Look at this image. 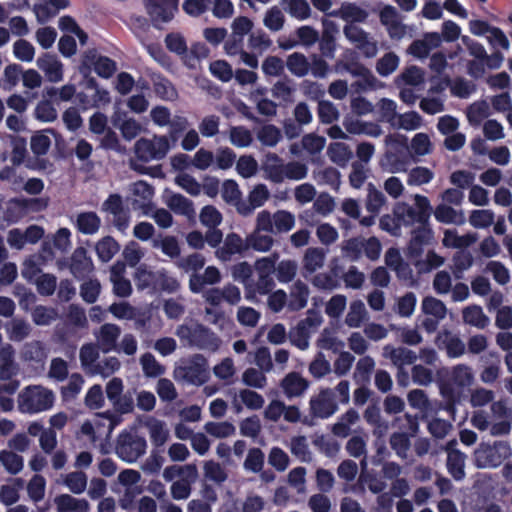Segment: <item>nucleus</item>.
I'll list each match as a JSON object with an SVG mask.
<instances>
[{"label": "nucleus", "instance_id": "nucleus-1", "mask_svg": "<svg viewBox=\"0 0 512 512\" xmlns=\"http://www.w3.org/2000/svg\"><path fill=\"white\" fill-rule=\"evenodd\" d=\"M385 144L387 149L380 160V165L390 173L406 171L412 160L407 136L399 133L389 134L385 138Z\"/></svg>", "mask_w": 512, "mask_h": 512}, {"label": "nucleus", "instance_id": "nucleus-2", "mask_svg": "<svg viewBox=\"0 0 512 512\" xmlns=\"http://www.w3.org/2000/svg\"><path fill=\"white\" fill-rule=\"evenodd\" d=\"M176 335L185 345L199 350L215 352L221 345L220 338L211 329L197 322L178 326Z\"/></svg>", "mask_w": 512, "mask_h": 512}, {"label": "nucleus", "instance_id": "nucleus-3", "mask_svg": "<svg viewBox=\"0 0 512 512\" xmlns=\"http://www.w3.org/2000/svg\"><path fill=\"white\" fill-rule=\"evenodd\" d=\"M54 401L52 390L41 385H29L18 394V410L21 413L36 414L51 409Z\"/></svg>", "mask_w": 512, "mask_h": 512}, {"label": "nucleus", "instance_id": "nucleus-4", "mask_svg": "<svg viewBox=\"0 0 512 512\" xmlns=\"http://www.w3.org/2000/svg\"><path fill=\"white\" fill-rule=\"evenodd\" d=\"M49 199L43 197H14L7 201L4 220L10 224L20 222L31 213H40L47 209Z\"/></svg>", "mask_w": 512, "mask_h": 512}, {"label": "nucleus", "instance_id": "nucleus-5", "mask_svg": "<svg viewBox=\"0 0 512 512\" xmlns=\"http://www.w3.org/2000/svg\"><path fill=\"white\" fill-rule=\"evenodd\" d=\"M209 376L208 361L202 354L192 355L175 369L176 379L195 386L205 384Z\"/></svg>", "mask_w": 512, "mask_h": 512}, {"label": "nucleus", "instance_id": "nucleus-6", "mask_svg": "<svg viewBox=\"0 0 512 512\" xmlns=\"http://www.w3.org/2000/svg\"><path fill=\"white\" fill-rule=\"evenodd\" d=\"M147 15L154 28L171 22L179 10V0H143Z\"/></svg>", "mask_w": 512, "mask_h": 512}, {"label": "nucleus", "instance_id": "nucleus-7", "mask_svg": "<svg viewBox=\"0 0 512 512\" xmlns=\"http://www.w3.org/2000/svg\"><path fill=\"white\" fill-rule=\"evenodd\" d=\"M311 417L327 419L332 416L338 409V405L334 400V394L331 389H322L317 396L310 399Z\"/></svg>", "mask_w": 512, "mask_h": 512}, {"label": "nucleus", "instance_id": "nucleus-8", "mask_svg": "<svg viewBox=\"0 0 512 512\" xmlns=\"http://www.w3.org/2000/svg\"><path fill=\"white\" fill-rule=\"evenodd\" d=\"M70 272L76 279L82 280L93 270V262L84 247H78L71 256Z\"/></svg>", "mask_w": 512, "mask_h": 512}, {"label": "nucleus", "instance_id": "nucleus-9", "mask_svg": "<svg viewBox=\"0 0 512 512\" xmlns=\"http://www.w3.org/2000/svg\"><path fill=\"white\" fill-rule=\"evenodd\" d=\"M248 251L246 239L243 240L237 233L227 234L224 244L216 251V256L222 261H229L234 254H244Z\"/></svg>", "mask_w": 512, "mask_h": 512}, {"label": "nucleus", "instance_id": "nucleus-10", "mask_svg": "<svg viewBox=\"0 0 512 512\" xmlns=\"http://www.w3.org/2000/svg\"><path fill=\"white\" fill-rule=\"evenodd\" d=\"M38 68L44 72L48 81L57 83L63 79V65L57 56L51 53H44L37 61Z\"/></svg>", "mask_w": 512, "mask_h": 512}, {"label": "nucleus", "instance_id": "nucleus-11", "mask_svg": "<svg viewBox=\"0 0 512 512\" xmlns=\"http://www.w3.org/2000/svg\"><path fill=\"white\" fill-rule=\"evenodd\" d=\"M433 230L430 225L418 226L411 232V239L408 244V254L411 257H420L423 247L432 240Z\"/></svg>", "mask_w": 512, "mask_h": 512}, {"label": "nucleus", "instance_id": "nucleus-12", "mask_svg": "<svg viewBox=\"0 0 512 512\" xmlns=\"http://www.w3.org/2000/svg\"><path fill=\"white\" fill-rule=\"evenodd\" d=\"M99 349V347L92 343L84 344L80 349V363L85 373L89 376H96L102 372L98 362Z\"/></svg>", "mask_w": 512, "mask_h": 512}, {"label": "nucleus", "instance_id": "nucleus-13", "mask_svg": "<svg viewBox=\"0 0 512 512\" xmlns=\"http://www.w3.org/2000/svg\"><path fill=\"white\" fill-rule=\"evenodd\" d=\"M360 420V415L354 408H349L344 414L338 417L336 423L331 427V432L338 438H347L353 433L352 426Z\"/></svg>", "mask_w": 512, "mask_h": 512}, {"label": "nucleus", "instance_id": "nucleus-14", "mask_svg": "<svg viewBox=\"0 0 512 512\" xmlns=\"http://www.w3.org/2000/svg\"><path fill=\"white\" fill-rule=\"evenodd\" d=\"M323 27L324 29L319 39V50L322 56L332 59L336 51L335 34L338 32V29L334 22L328 20L323 21Z\"/></svg>", "mask_w": 512, "mask_h": 512}, {"label": "nucleus", "instance_id": "nucleus-15", "mask_svg": "<svg viewBox=\"0 0 512 512\" xmlns=\"http://www.w3.org/2000/svg\"><path fill=\"white\" fill-rule=\"evenodd\" d=\"M281 387L288 398L299 397L308 389L309 381L298 372H290L282 379Z\"/></svg>", "mask_w": 512, "mask_h": 512}, {"label": "nucleus", "instance_id": "nucleus-16", "mask_svg": "<svg viewBox=\"0 0 512 512\" xmlns=\"http://www.w3.org/2000/svg\"><path fill=\"white\" fill-rule=\"evenodd\" d=\"M383 355L386 358H389L392 364L396 367L411 365L417 360V355L414 351L405 347L395 348L392 345H386L383 348Z\"/></svg>", "mask_w": 512, "mask_h": 512}, {"label": "nucleus", "instance_id": "nucleus-17", "mask_svg": "<svg viewBox=\"0 0 512 512\" xmlns=\"http://www.w3.org/2000/svg\"><path fill=\"white\" fill-rule=\"evenodd\" d=\"M166 204L175 214L185 216L188 219L195 218L196 212L192 200L182 194L171 193L166 199Z\"/></svg>", "mask_w": 512, "mask_h": 512}, {"label": "nucleus", "instance_id": "nucleus-18", "mask_svg": "<svg viewBox=\"0 0 512 512\" xmlns=\"http://www.w3.org/2000/svg\"><path fill=\"white\" fill-rule=\"evenodd\" d=\"M121 334V329L116 324L106 323L101 326L98 336L99 348L104 353H109L117 348V340Z\"/></svg>", "mask_w": 512, "mask_h": 512}, {"label": "nucleus", "instance_id": "nucleus-19", "mask_svg": "<svg viewBox=\"0 0 512 512\" xmlns=\"http://www.w3.org/2000/svg\"><path fill=\"white\" fill-rule=\"evenodd\" d=\"M57 512H89L90 504L86 499H78L69 494H61L54 498Z\"/></svg>", "mask_w": 512, "mask_h": 512}, {"label": "nucleus", "instance_id": "nucleus-20", "mask_svg": "<svg viewBox=\"0 0 512 512\" xmlns=\"http://www.w3.org/2000/svg\"><path fill=\"white\" fill-rule=\"evenodd\" d=\"M144 425L149 430L150 439L154 447L159 448L163 446L169 437V430L166 428L165 422L148 416L144 421Z\"/></svg>", "mask_w": 512, "mask_h": 512}, {"label": "nucleus", "instance_id": "nucleus-21", "mask_svg": "<svg viewBox=\"0 0 512 512\" xmlns=\"http://www.w3.org/2000/svg\"><path fill=\"white\" fill-rule=\"evenodd\" d=\"M91 63L94 65V70L98 76L108 79L116 71V62L107 56H98L92 52L85 55V64Z\"/></svg>", "mask_w": 512, "mask_h": 512}, {"label": "nucleus", "instance_id": "nucleus-22", "mask_svg": "<svg viewBox=\"0 0 512 512\" xmlns=\"http://www.w3.org/2000/svg\"><path fill=\"white\" fill-rule=\"evenodd\" d=\"M263 169L268 179L274 183H281L285 179V165L281 163V158L276 153H268L263 163Z\"/></svg>", "mask_w": 512, "mask_h": 512}, {"label": "nucleus", "instance_id": "nucleus-23", "mask_svg": "<svg viewBox=\"0 0 512 512\" xmlns=\"http://www.w3.org/2000/svg\"><path fill=\"white\" fill-rule=\"evenodd\" d=\"M101 226V219L94 211L81 212L77 215L76 228L84 235L97 233Z\"/></svg>", "mask_w": 512, "mask_h": 512}, {"label": "nucleus", "instance_id": "nucleus-24", "mask_svg": "<svg viewBox=\"0 0 512 512\" xmlns=\"http://www.w3.org/2000/svg\"><path fill=\"white\" fill-rule=\"evenodd\" d=\"M329 159L340 167H345L353 157L350 147L343 142L330 143L327 149Z\"/></svg>", "mask_w": 512, "mask_h": 512}, {"label": "nucleus", "instance_id": "nucleus-25", "mask_svg": "<svg viewBox=\"0 0 512 512\" xmlns=\"http://www.w3.org/2000/svg\"><path fill=\"white\" fill-rule=\"evenodd\" d=\"M308 297V286L304 282L298 280L295 282L290 292V299L288 302L289 309L292 311H299L303 309L307 305Z\"/></svg>", "mask_w": 512, "mask_h": 512}, {"label": "nucleus", "instance_id": "nucleus-26", "mask_svg": "<svg viewBox=\"0 0 512 512\" xmlns=\"http://www.w3.org/2000/svg\"><path fill=\"white\" fill-rule=\"evenodd\" d=\"M98 258L102 262H109L120 250V244L112 236H105L95 246Z\"/></svg>", "mask_w": 512, "mask_h": 512}, {"label": "nucleus", "instance_id": "nucleus-27", "mask_svg": "<svg viewBox=\"0 0 512 512\" xmlns=\"http://www.w3.org/2000/svg\"><path fill=\"white\" fill-rule=\"evenodd\" d=\"M325 260V250L318 247H310L303 257V269L309 274L321 268Z\"/></svg>", "mask_w": 512, "mask_h": 512}, {"label": "nucleus", "instance_id": "nucleus-28", "mask_svg": "<svg viewBox=\"0 0 512 512\" xmlns=\"http://www.w3.org/2000/svg\"><path fill=\"white\" fill-rule=\"evenodd\" d=\"M286 66L288 70L297 77H304L310 71V62L300 52H294L287 57Z\"/></svg>", "mask_w": 512, "mask_h": 512}, {"label": "nucleus", "instance_id": "nucleus-29", "mask_svg": "<svg viewBox=\"0 0 512 512\" xmlns=\"http://www.w3.org/2000/svg\"><path fill=\"white\" fill-rule=\"evenodd\" d=\"M6 332L10 340L20 342L29 336L31 326L22 318H13L6 324Z\"/></svg>", "mask_w": 512, "mask_h": 512}, {"label": "nucleus", "instance_id": "nucleus-30", "mask_svg": "<svg viewBox=\"0 0 512 512\" xmlns=\"http://www.w3.org/2000/svg\"><path fill=\"white\" fill-rule=\"evenodd\" d=\"M448 452L447 456V467L449 473L453 476L455 480H461L465 476L464 472V462L465 455L461 452V450H446Z\"/></svg>", "mask_w": 512, "mask_h": 512}, {"label": "nucleus", "instance_id": "nucleus-31", "mask_svg": "<svg viewBox=\"0 0 512 512\" xmlns=\"http://www.w3.org/2000/svg\"><path fill=\"white\" fill-rule=\"evenodd\" d=\"M462 316L465 323L480 329H484L489 324V318L484 314L482 308L477 305L466 307Z\"/></svg>", "mask_w": 512, "mask_h": 512}, {"label": "nucleus", "instance_id": "nucleus-32", "mask_svg": "<svg viewBox=\"0 0 512 512\" xmlns=\"http://www.w3.org/2000/svg\"><path fill=\"white\" fill-rule=\"evenodd\" d=\"M502 461L499 450H475V462L479 468L497 467Z\"/></svg>", "mask_w": 512, "mask_h": 512}, {"label": "nucleus", "instance_id": "nucleus-33", "mask_svg": "<svg viewBox=\"0 0 512 512\" xmlns=\"http://www.w3.org/2000/svg\"><path fill=\"white\" fill-rule=\"evenodd\" d=\"M274 243L270 235H263L259 231H253L246 237V245L248 250L253 249L259 252L269 251Z\"/></svg>", "mask_w": 512, "mask_h": 512}, {"label": "nucleus", "instance_id": "nucleus-34", "mask_svg": "<svg viewBox=\"0 0 512 512\" xmlns=\"http://www.w3.org/2000/svg\"><path fill=\"white\" fill-rule=\"evenodd\" d=\"M24 361L42 363L46 358L45 347L41 341L26 343L22 350Z\"/></svg>", "mask_w": 512, "mask_h": 512}, {"label": "nucleus", "instance_id": "nucleus-35", "mask_svg": "<svg viewBox=\"0 0 512 512\" xmlns=\"http://www.w3.org/2000/svg\"><path fill=\"white\" fill-rule=\"evenodd\" d=\"M166 48L178 55L185 56L188 52V46L185 37L179 32H171L165 36L164 39Z\"/></svg>", "mask_w": 512, "mask_h": 512}, {"label": "nucleus", "instance_id": "nucleus-36", "mask_svg": "<svg viewBox=\"0 0 512 512\" xmlns=\"http://www.w3.org/2000/svg\"><path fill=\"white\" fill-rule=\"evenodd\" d=\"M434 178V172L424 166H417L412 168L407 177V184L409 186H421L430 183Z\"/></svg>", "mask_w": 512, "mask_h": 512}, {"label": "nucleus", "instance_id": "nucleus-37", "mask_svg": "<svg viewBox=\"0 0 512 512\" xmlns=\"http://www.w3.org/2000/svg\"><path fill=\"white\" fill-rule=\"evenodd\" d=\"M257 138L264 146L274 147L281 140L282 134L275 125L266 124L257 132Z\"/></svg>", "mask_w": 512, "mask_h": 512}, {"label": "nucleus", "instance_id": "nucleus-38", "mask_svg": "<svg viewBox=\"0 0 512 512\" xmlns=\"http://www.w3.org/2000/svg\"><path fill=\"white\" fill-rule=\"evenodd\" d=\"M422 311L430 316L438 319H444L447 314V308L445 304L432 296H426L422 300Z\"/></svg>", "mask_w": 512, "mask_h": 512}, {"label": "nucleus", "instance_id": "nucleus-39", "mask_svg": "<svg viewBox=\"0 0 512 512\" xmlns=\"http://www.w3.org/2000/svg\"><path fill=\"white\" fill-rule=\"evenodd\" d=\"M153 248H160L161 251L171 259L178 258L181 249L175 236H165L162 240H153Z\"/></svg>", "mask_w": 512, "mask_h": 512}, {"label": "nucleus", "instance_id": "nucleus-40", "mask_svg": "<svg viewBox=\"0 0 512 512\" xmlns=\"http://www.w3.org/2000/svg\"><path fill=\"white\" fill-rule=\"evenodd\" d=\"M253 270L252 266L246 262H239L232 266L231 268V275L235 281H239L244 284L247 291H250V288L252 287L251 283V276H252Z\"/></svg>", "mask_w": 512, "mask_h": 512}, {"label": "nucleus", "instance_id": "nucleus-41", "mask_svg": "<svg viewBox=\"0 0 512 512\" xmlns=\"http://www.w3.org/2000/svg\"><path fill=\"white\" fill-rule=\"evenodd\" d=\"M158 271H151L145 268H138L135 274V282L140 290L149 289L154 292L156 287Z\"/></svg>", "mask_w": 512, "mask_h": 512}, {"label": "nucleus", "instance_id": "nucleus-42", "mask_svg": "<svg viewBox=\"0 0 512 512\" xmlns=\"http://www.w3.org/2000/svg\"><path fill=\"white\" fill-rule=\"evenodd\" d=\"M76 94V88L72 84H66L59 90L55 87H46L43 91L44 97L54 101H70Z\"/></svg>", "mask_w": 512, "mask_h": 512}, {"label": "nucleus", "instance_id": "nucleus-43", "mask_svg": "<svg viewBox=\"0 0 512 512\" xmlns=\"http://www.w3.org/2000/svg\"><path fill=\"white\" fill-rule=\"evenodd\" d=\"M0 462L11 474H17L23 468V459L13 450H2L0 453Z\"/></svg>", "mask_w": 512, "mask_h": 512}, {"label": "nucleus", "instance_id": "nucleus-44", "mask_svg": "<svg viewBox=\"0 0 512 512\" xmlns=\"http://www.w3.org/2000/svg\"><path fill=\"white\" fill-rule=\"evenodd\" d=\"M180 287L178 280L168 274L165 269L158 270L154 292L175 293Z\"/></svg>", "mask_w": 512, "mask_h": 512}, {"label": "nucleus", "instance_id": "nucleus-45", "mask_svg": "<svg viewBox=\"0 0 512 512\" xmlns=\"http://www.w3.org/2000/svg\"><path fill=\"white\" fill-rule=\"evenodd\" d=\"M399 65V57L394 52H388L376 63V71L382 77L392 74Z\"/></svg>", "mask_w": 512, "mask_h": 512}, {"label": "nucleus", "instance_id": "nucleus-46", "mask_svg": "<svg viewBox=\"0 0 512 512\" xmlns=\"http://www.w3.org/2000/svg\"><path fill=\"white\" fill-rule=\"evenodd\" d=\"M230 141L236 147H248L252 141V133L244 126H232L230 128Z\"/></svg>", "mask_w": 512, "mask_h": 512}, {"label": "nucleus", "instance_id": "nucleus-47", "mask_svg": "<svg viewBox=\"0 0 512 512\" xmlns=\"http://www.w3.org/2000/svg\"><path fill=\"white\" fill-rule=\"evenodd\" d=\"M65 485L74 494H81L87 487V476L82 471L71 472L64 479Z\"/></svg>", "mask_w": 512, "mask_h": 512}, {"label": "nucleus", "instance_id": "nucleus-48", "mask_svg": "<svg viewBox=\"0 0 512 512\" xmlns=\"http://www.w3.org/2000/svg\"><path fill=\"white\" fill-rule=\"evenodd\" d=\"M53 100H41L35 108V117L42 122H53L57 119V110L53 106Z\"/></svg>", "mask_w": 512, "mask_h": 512}, {"label": "nucleus", "instance_id": "nucleus-49", "mask_svg": "<svg viewBox=\"0 0 512 512\" xmlns=\"http://www.w3.org/2000/svg\"><path fill=\"white\" fill-rule=\"evenodd\" d=\"M366 317V309L361 301L351 303L350 311L346 315L345 323L351 328L360 327Z\"/></svg>", "mask_w": 512, "mask_h": 512}, {"label": "nucleus", "instance_id": "nucleus-50", "mask_svg": "<svg viewBox=\"0 0 512 512\" xmlns=\"http://www.w3.org/2000/svg\"><path fill=\"white\" fill-rule=\"evenodd\" d=\"M294 224V215L289 211L279 210L273 215V225L276 232H288L294 227Z\"/></svg>", "mask_w": 512, "mask_h": 512}, {"label": "nucleus", "instance_id": "nucleus-51", "mask_svg": "<svg viewBox=\"0 0 512 512\" xmlns=\"http://www.w3.org/2000/svg\"><path fill=\"white\" fill-rule=\"evenodd\" d=\"M206 433L216 438H225L235 433V427L230 422H207L204 426Z\"/></svg>", "mask_w": 512, "mask_h": 512}, {"label": "nucleus", "instance_id": "nucleus-52", "mask_svg": "<svg viewBox=\"0 0 512 512\" xmlns=\"http://www.w3.org/2000/svg\"><path fill=\"white\" fill-rule=\"evenodd\" d=\"M140 361L143 372L147 377H158L165 372L164 366H162L151 353L143 354Z\"/></svg>", "mask_w": 512, "mask_h": 512}, {"label": "nucleus", "instance_id": "nucleus-53", "mask_svg": "<svg viewBox=\"0 0 512 512\" xmlns=\"http://www.w3.org/2000/svg\"><path fill=\"white\" fill-rule=\"evenodd\" d=\"M101 290L100 282L97 279L85 281L80 286V296L88 303L93 304L97 301Z\"/></svg>", "mask_w": 512, "mask_h": 512}, {"label": "nucleus", "instance_id": "nucleus-54", "mask_svg": "<svg viewBox=\"0 0 512 512\" xmlns=\"http://www.w3.org/2000/svg\"><path fill=\"white\" fill-rule=\"evenodd\" d=\"M275 271L279 282L288 283L296 276L297 264L293 260H282L276 266Z\"/></svg>", "mask_w": 512, "mask_h": 512}, {"label": "nucleus", "instance_id": "nucleus-55", "mask_svg": "<svg viewBox=\"0 0 512 512\" xmlns=\"http://www.w3.org/2000/svg\"><path fill=\"white\" fill-rule=\"evenodd\" d=\"M13 53L18 60L31 62L35 56V48L29 41L19 39L13 45Z\"/></svg>", "mask_w": 512, "mask_h": 512}, {"label": "nucleus", "instance_id": "nucleus-56", "mask_svg": "<svg viewBox=\"0 0 512 512\" xmlns=\"http://www.w3.org/2000/svg\"><path fill=\"white\" fill-rule=\"evenodd\" d=\"M37 291L42 296H51L57 287V278L53 274L43 273L35 281Z\"/></svg>", "mask_w": 512, "mask_h": 512}, {"label": "nucleus", "instance_id": "nucleus-57", "mask_svg": "<svg viewBox=\"0 0 512 512\" xmlns=\"http://www.w3.org/2000/svg\"><path fill=\"white\" fill-rule=\"evenodd\" d=\"M236 170L243 178L254 176L258 170V163L251 155L240 156L236 163Z\"/></svg>", "mask_w": 512, "mask_h": 512}, {"label": "nucleus", "instance_id": "nucleus-58", "mask_svg": "<svg viewBox=\"0 0 512 512\" xmlns=\"http://www.w3.org/2000/svg\"><path fill=\"white\" fill-rule=\"evenodd\" d=\"M411 152L417 156H424L432 151L430 138L425 133H417L411 140Z\"/></svg>", "mask_w": 512, "mask_h": 512}, {"label": "nucleus", "instance_id": "nucleus-59", "mask_svg": "<svg viewBox=\"0 0 512 512\" xmlns=\"http://www.w3.org/2000/svg\"><path fill=\"white\" fill-rule=\"evenodd\" d=\"M177 266L188 272L194 271L196 273L200 269H202L205 265V258L200 253H193L188 255L187 257H183L176 262Z\"/></svg>", "mask_w": 512, "mask_h": 512}, {"label": "nucleus", "instance_id": "nucleus-60", "mask_svg": "<svg viewBox=\"0 0 512 512\" xmlns=\"http://www.w3.org/2000/svg\"><path fill=\"white\" fill-rule=\"evenodd\" d=\"M175 183L191 196H198L201 193L200 183L190 174H178Z\"/></svg>", "mask_w": 512, "mask_h": 512}, {"label": "nucleus", "instance_id": "nucleus-61", "mask_svg": "<svg viewBox=\"0 0 512 512\" xmlns=\"http://www.w3.org/2000/svg\"><path fill=\"white\" fill-rule=\"evenodd\" d=\"M318 117L323 124H331L339 117V112L330 101L322 100L318 103Z\"/></svg>", "mask_w": 512, "mask_h": 512}, {"label": "nucleus", "instance_id": "nucleus-62", "mask_svg": "<svg viewBox=\"0 0 512 512\" xmlns=\"http://www.w3.org/2000/svg\"><path fill=\"white\" fill-rule=\"evenodd\" d=\"M56 311L53 308L37 305L32 311V319L36 325H49L56 319Z\"/></svg>", "mask_w": 512, "mask_h": 512}, {"label": "nucleus", "instance_id": "nucleus-63", "mask_svg": "<svg viewBox=\"0 0 512 512\" xmlns=\"http://www.w3.org/2000/svg\"><path fill=\"white\" fill-rule=\"evenodd\" d=\"M200 222L208 228H215L222 222V214L214 206L206 205L200 212Z\"/></svg>", "mask_w": 512, "mask_h": 512}, {"label": "nucleus", "instance_id": "nucleus-64", "mask_svg": "<svg viewBox=\"0 0 512 512\" xmlns=\"http://www.w3.org/2000/svg\"><path fill=\"white\" fill-rule=\"evenodd\" d=\"M308 507L312 512H331L332 503L325 493H316L308 500Z\"/></svg>", "mask_w": 512, "mask_h": 512}]
</instances>
